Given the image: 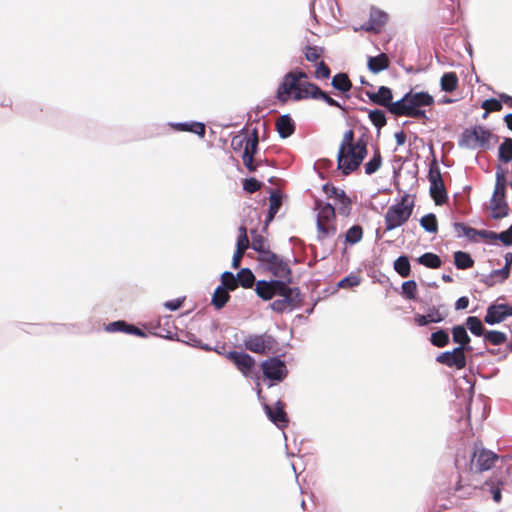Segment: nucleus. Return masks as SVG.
<instances>
[{"mask_svg":"<svg viewBox=\"0 0 512 512\" xmlns=\"http://www.w3.org/2000/svg\"><path fill=\"white\" fill-rule=\"evenodd\" d=\"M308 75L301 70L290 71L284 77L277 89V99L286 103L291 97L295 101L303 99H321L329 106L342 108L340 103L330 97L318 85L307 81Z\"/></svg>","mask_w":512,"mask_h":512,"instance_id":"f257e3e1","label":"nucleus"},{"mask_svg":"<svg viewBox=\"0 0 512 512\" xmlns=\"http://www.w3.org/2000/svg\"><path fill=\"white\" fill-rule=\"evenodd\" d=\"M368 135L363 134L355 141L353 130H347L342 138L337 154V166L344 175L357 170L367 155Z\"/></svg>","mask_w":512,"mask_h":512,"instance_id":"f03ea898","label":"nucleus"},{"mask_svg":"<svg viewBox=\"0 0 512 512\" xmlns=\"http://www.w3.org/2000/svg\"><path fill=\"white\" fill-rule=\"evenodd\" d=\"M434 98L428 92L409 91L400 100L395 101L390 113L395 116H405L416 119H427L422 107L432 106Z\"/></svg>","mask_w":512,"mask_h":512,"instance_id":"7ed1b4c3","label":"nucleus"},{"mask_svg":"<svg viewBox=\"0 0 512 512\" xmlns=\"http://www.w3.org/2000/svg\"><path fill=\"white\" fill-rule=\"evenodd\" d=\"M314 209L317 211V238L323 241L328 237L334 236L337 232L335 207L330 203L315 199Z\"/></svg>","mask_w":512,"mask_h":512,"instance_id":"20e7f679","label":"nucleus"},{"mask_svg":"<svg viewBox=\"0 0 512 512\" xmlns=\"http://www.w3.org/2000/svg\"><path fill=\"white\" fill-rule=\"evenodd\" d=\"M414 208L413 202H410L408 195L402 197L401 201L391 205L385 213V231L394 230L404 225L412 215Z\"/></svg>","mask_w":512,"mask_h":512,"instance_id":"39448f33","label":"nucleus"},{"mask_svg":"<svg viewBox=\"0 0 512 512\" xmlns=\"http://www.w3.org/2000/svg\"><path fill=\"white\" fill-rule=\"evenodd\" d=\"M498 459L499 456L496 453L475 443L468 469L471 473H482L492 469Z\"/></svg>","mask_w":512,"mask_h":512,"instance_id":"423d86ee","label":"nucleus"},{"mask_svg":"<svg viewBox=\"0 0 512 512\" xmlns=\"http://www.w3.org/2000/svg\"><path fill=\"white\" fill-rule=\"evenodd\" d=\"M492 133L484 126H474L465 129L459 139V146L469 149L488 147Z\"/></svg>","mask_w":512,"mask_h":512,"instance_id":"0eeeda50","label":"nucleus"},{"mask_svg":"<svg viewBox=\"0 0 512 512\" xmlns=\"http://www.w3.org/2000/svg\"><path fill=\"white\" fill-rule=\"evenodd\" d=\"M258 261L265 270L270 272L278 280L290 281L291 269L287 261L275 254L274 252H266L262 257H258Z\"/></svg>","mask_w":512,"mask_h":512,"instance_id":"6e6552de","label":"nucleus"},{"mask_svg":"<svg viewBox=\"0 0 512 512\" xmlns=\"http://www.w3.org/2000/svg\"><path fill=\"white\" fill-rule=\"evenodd\" d=\"M428 179L430 182V195L436 205H443L448 200L447 191L442 179L440 167L436 160L429 166Z\"/></svg>","mask_w":512,"mask_h":512,"instance_id":"1a4fd4ad","label":"nucleus"},{"mask_svg":"<svg viewBox=\"0 0 512 512\" xmlns=\"http://www.w3.org/2000/svg\"><path fill=\"white\" fill-rule=\"evenodd\" d=\"M277 296L280 298L270 304V308L277 313H283L287 310L291 311L302 302L299 289L291 288L288 285Z\"/></svg>","mask_w":512,"mask_h":512,"instance_id":"9d476101","label":"nucleus"},{"mask_svg":"<svg viewBox=\"0 0 512 512\" xmlns=\"http://www.w3.org/2000/svg\"><path fill=\"white\" fill-rule=\"evenodd\" d=\"M277 346L276 339L268 334H253L244 339V347L256 354L265 355L272 351Z\"/></svg>","mask_w":512,"mask_h":512,"instance_id":"9b49d317","label":"nucleus"},{"mask_svg":"<svg viewBox=\"0 0 512 512\" xmlns=\"http://www.w3.org/2000/svg\"><path fill=\"white\" fill-rule=\"evenodd\" d=\"M261 368L266 378L277 382L283 381L288 374L285 362L276 357L263 361Z\"/></svg>","mask_w":512,"mask_h":512,"instance_id":"f8f14e48","label":"nucleus"},{"mask_svg":"<svg viewBox=\"0 0 512 512\" xmlns=\"http://www.w3.org/2000/svg\"><path fill=\"white\" fill-rule=\"evenodd\" d=\"M287 286L282 280H259L256 282L255 292L259 298L269 301L277 296Z\"/></svg>","mask_w":512,"mask_h":512,"instance_id":"ddd939ff","label":"nucleus"},{"mask_svg":"<svg viewBox=\"0 0 512 512\" xmlns=\"http://www.w3.org/2000/svg\"><path fill=\"white\" fill-rule=\"evenodd\" d=\"M259 137L257 129H253L251 135L246 140V145L243 151L242 160L245 167L249 172L256 171L258 163L254 161V155L258 151Z\"/></svg>","mask_w":512,"mask_h":512,"instance_id":"4468645a","label":"nucleus"},{"mask_svg":"<svg viewBox=\"0 0 512 512\" xmlns=\"http://www.w3.org/2000/svg\"><path fill=\"white\" fill-rule=\"evenodd\" d=\"M226 357L244 376L248 377L252 374L256 362L249 354L239 351H230L227 353Z\"/></svg>","mask_w":512,"mask_h":512,"instance_id":"2eb2a0df","label":"nucleus"},{"mask_svg":"<svg viewBox=\"0 0 512 512\" xmlns=\"http://www.w3.org/2000/svg\"><path fill=\"white\" fill-rule=\"evenodd\" d=\"M436 361L447 367H455L457 370L466 367V357L463 348H454L452 351H445L436 357Z\"/></svg>","mask_w":512,"mask_h":512,"instance_id":"dca6fc26","label":"nucleus"},{"mask_svg":"<svg viewBox=\"0 0 512 512\" xmlns=\"http://www.w3.org/2000/svg\"><path fill=\"white\" fill-rule=\"evenodd\" d=\"M512 316V306L509 304H491L486 310L484 322L494 325L503 322L507 317Z\"/></svg>","mask_w":512,"mask_h":512,"instance_id":"f3484780","label":"nucleus"},{"mask_svg":"<svg viewBox=\"0 0 512 512\" xmlns=\"http://www.w3.org/2000/svg\"><path fill=\"white\" fill-rule=\"evenodd\" d=\"M511 265L512 253H507L505 255V268L493 270L489 275L482 278L481 282L484 283L487 287H492L497 283H503L506 279H508L510 275Z\"/></svg>","mask_w":512,"mask_h":512,"instance_id":"a211bd4d","label":"nucleus"},{"mask_svg":"<svg viewBox=\"0 0 512 512\" xmlns=\"http://www.w3.org/2000/svg\"><path fill=\"white\" fill-rule=\"evenodd\" d=\"M265 412L270 419L278 428H285L288 425L289 419L285 412V404L282 401H277L275 407L265 404Z\"/></svg>","mask_w":512,"mask_h":512,"instance_id":"6ab92c4d","label":"nucleus"},{"mask_svg":"<svg viewBox=\"0 0 512 512\" xmlns=\"http://www.w3.org/2000/svg\"><path fill=\"white\" fill-rule=\"evenodd\" d=\"M366 95L371 102H373L376 105H380L387 108V110L390 112V109L392 108L394 102L392 101V90L389 87L380 86L377 92L367 91Z\"/></svg>","mask_w":512,"mask_h":512,"instance_id":"aec40b11","label":"nucleus"},{"mask_svg":"<svg viewBox=\"0 0 512 512\" xmlns=\"http://www.w3.org/2000/svg\"><path fill=\"white\" fill-rule=\"evenodd\" d=\"M388 15L378 9L371 8L368 22L362 26V29L368 32H379L386 24Z\"/></svg>","mask_w":512,"mask_h":512,"instance_id":"412c9836","label":"nucleus"},{"mask_svg":"<svg viewBox=\"0 0 512 512\" xmlns=\"http://www.w3.org/2000/svg\"><path fill=\"white\" fill-rule=\"evenodd\" d=\"M250 243L247 236V230L244 226L239 228V235L237 239L236 251L234 252L232 259V267L238 269L241 264V260L245 251L248 249Z\"/></svg>","mask_w":512,"mask_h":512,"instance_id":"4be33fe9","label":"nucleus"},{"mask_svg":"<svg viewBox=\"0 0 512 512\" xmlns=\"http://www.w3.org/2000/svg\"><path fill=\"white\" fill-rule=\"evenodd\" d=\"M491 216L493 219H502L509 213L506 198L492 197L490 201Z\"/></svg>","mask_w":512,"mask_h":512,"instance_id":"5701e85b","label":"nucleus"},{"mask_svg":"<svg viewBox=\"0 0 512 512\" xmlns=\"http://www.w3.org/2000/svg\"><path fill=\"white\" fill-rule=\"evenodd\" d=\"M452 339L455 343L459 344L457 348H463V351H471L472 348L469 346L470 337L462 325H457L452 328Z\"/></svg>","mask_w":512,"mask_h":512,"instance_id":"b1692460","label":"nucleus"},{"mask_svg":"<svg viewBox=\"0 0 512 512\" xmlns=\"http://www.w3.org/2000/svg\"><path fill=\"white\" fill-rule=\"evenodd\" d=\"M275 126L281 138H288L295 131V123L289 115L280 116L276 120Z\"/></svg>","mask_w":512,"mask_h":512,"instance_id":"393cba45","label":"nucleus"},{"mask_svg":"<svg viewBox=\"0 0 512 512\" xmlns=\"http://www.w3.org/2000/svg\"><path fill=\"white\" fill-rule=\"evenodd\" d=\"M390 65V60L385 53L374 57H368L367 67L373 74H378L386 70Z\"/></svg>","mask_w":512,"mask_h":512,"instance_id":"a878e982","label":"nucleus"},{"mask_svg":"<svg viewBox=\"0 0 512 512\" xmlns=\"http://www.w3.org/2000/svg\"><path fill=\"white\" fill-rule=\"evenodd\" d=\"M171 127L176 131L191 132L200 137L205 136V125L201 122L173 123Z\"/></svg>","mask_w":512,"mask_h":512,"instance_id":"bb28decb","label":"nucleus"},{"mask_svg":"<svg viewBox=\"0 0 512 512\" xmlns=\"http://www.w3.org/2000/svg\"><path fill=\"white\" fill-rule=\"evenodd\" d=\"M444 316L439 312V310L435 307L430 309L429 313L427 315H416L415 316V323L419 326H426L429 323H439L444 320Z\"/></svg>","mask_w":512,"mask_h":512,"instance_id":"cd10ccee","label":"nucleus"},{"mask_svg":"<svg viewBox=\"0 0 512 512\" xmlns=\"http://www.w3.org/2000/svg\"><path fill=\"white\" fill-rule=\"evenodd\" d=\"M383 158L379 147H376L373 156L364 165L365 174L372 175L382 166Z\"/></svg>","mask_w":512,"mask_h":512,"instance_id":"c85d7f7f","label":"nucleus"},{"mask_svg":"<svg viewBox=\"0 0 512 512\" xmlns=\"http://www.w3.org/2000/svg\"><path fill=\"white\" fill-rule=\"evenodd\" d=\"M331 85L341 93L349 92L352 88V82L346 73H338L334 75Z\"/></svg>","mask_w":512,"mask_h":512,"instance_id":"c756f323","label":"nucleus"},{"mask_svg":"<svg viewBox=\"0 0 512 512\" xmlns=\"http://www.w3.org/2000/svg\"><path fill=\"white\" fill-rule=\"evenodd\" d=\"M281 205H282L281 195L276 191L272 192L269 197V210H268V214H267L266 224L270 223L274 219V217L278 213Z\"/></svg>","mask_w":512,"mask_h":512,"instance_id":"7c9ffc66","label":"nucleus"},{"mask_svg":"<svg viewBox=\"0 0 512 512\" xmlns=\"http://www.w3.org/2000/svg\"><path fill=\"white\" fill-rule=\"evenodd\" d=\"M335 204L338 205V212L343 216H348L351 211V200L344 190H340L337 197L334 198Z\"/></svg>","mask_w":512,"mask_h":512,"instance_id":"2f4dec72","label":"nucleus"},{"mask_svg":"<svg viewBox=\"0 0 512 512\" xmlns=\"http://www.w3.org/2000/svg\"><path fill=\"white\" fill-rule=\"evenodd\" d=\"M417 262L431 269H438L442 265L440 257L431 252L422 254L420 257H418Z\"/></svg>","mask_w":512,"mask_h":512,"instance_id":"473e14b6","label":"nucleus"},{"mask_svg":"<svg viewBox=\"0 0 512 512\" xmlns=\"http://www.w3.org/2000/svg\"><path fill=\"white\" fill-rule=\"evenodd\" d=\"M454 264L458 269L465 270L473 267L474 260L467 252L456 251L454 253Z\"/></svg>","mask_w":512,"mask_h":512,"instance_id":"72a5a7b5","label":"nucleus"},{"mask_svg":"<svg viewBox=\"0 0 512 512\" xmlns=\"http://www.w3.org/2000/svg\"><path fill=\"white\" fill-rule=\"evenodd\" d=\"M498 159L505 164L512 161V138H505L500 144Z\"/></svg>","mask_w":512,"mask_h":512,"instance_id":"f704fd0d","label":"nucleus"},{"mask_svg":"<svg viewBox=\"0 0 512 512\" xmlns=\"http://www.w3.org/2000/svg\"><path fill=\"white\" fill-rule=\"evenodd\" d=\"M441 89L445 92H453L458 87V77L455 72L445 73L441 77Z\"/></svg>","mask_w":512,"mask_h":512,"instance_id":"c9c22d12","label":"nucleus"},{"mask_svg":"<svg viewBox=\"0 0 512 512\" xmlns=\"http://www.w3.org/2000/svg\"><path fill=\"white\" fill-rule=\"evenodd\" d=\"M364 235L362 226L353 225L345 233V242L348 245H355L359 243Z\"/></svg>","mask_w":512,"mask_h":512,"instance_id":"e433bc0d","label":"nucleus"},{"mask_svg":"<svg viewBox=\"0 0 512 512\" xmlns=\"http://www.w3.org/2000/svg\"><path fill=\"white\" fill-rule=\"evenodd\" d=\"M303 53L307 61L317 63L318 61L322 60V57L324 56L325 53V49L320 46L307 45L304 48Z\"/></svg>","mask_w":512,"mask_h":512,"instance_id":"4c0bfd02","label":"nucleus"},{"mask_svg":"<svg viewBox=\"0 0 512 512\" xmlns=\"http://www.w3.org/2000/svg\"><path fill=\"white\" fill-rule=\"evenodd\" d=\"M229 299V292L225 288L218 286L213 293L212 304L215 308L221 309L226 305Z\"/></svg>","mask_w":512,"mask_h":512,"instance_id":"58836bf2","label":"nucleus"},{"mask_svg":"<svg viewBox=\"0 0 512 512\" xmlns=\"http://www.w3.org/2000/svg\"><path fill=\"white\" fill-rule=\"evenodd\" d=\"M238 285L243 288H252L255 283V276L248 268L241 269L237 274Z\"/></svg>","mask_w":512,"mask_h":512,"instance_id":"ea45409f","label":"nucleus"},{"mask_svg":"<svg viewBox=\"0 0 512 512\" xmlns=\"http://www.w3.org/2000/svg\"><path fill=\"white\" fill-rule=\"evenodd\" d=\"M394 269L401 277H408L411 273V266L407 256H399L394 261Z\"/></svg>","mask_w":512,"mask_h":512,"instance_id":"a19ab883","label":"nucleus"},{"mask_svg":"<svg viewBox=\"0 0 512 512\" xmlns=\"http://www.w3.org/2000/svg\"><path fill=\"white\" fill-rule=\"evenodd\" d=\"M467 328L475 336H484L486 333L481 320L476 316H469L465 322Z\"/></svg>","mask_w":512,"mask_h":512,"instance_id":"79ce46f5","label":"nucleus"},{"mask_svg":"<svg viewBox=\"0 0 512 512\" xmlns=\"http://www.w3.org/2000/svg\"><path fill=\"white\" fill-rule=\"evenodd\" d=\"M449 341V334L444 329H440L436 332H433L430 336L431 344L438 348H443L447 346L449 344Z\"/></svg>","mask_w":512,"mask_h":512,"instance_id":"37998d69","label":"nucleus"},{"mask_svg":"<svg viewBox=\"0 0 512 512\" xmlns=\"http://www.w3.org/2000/svg\"><path fill=\"white\" fill-rule=\"evenodd\" d=\"M420 225L427 232L436 233L438 231V221L436 215L429 213L420 219Z\"/></svg>","mask_w":512,"mask_h":512,"instance_id":"c03bdc74","label":"nucleus"},{"mask_svg":"<svg viewBox=\"0 0 512 512\" xmlns=\"http://www.w3.org/2000/svg\"><path fill=\"white\" fill-rule=\"evenodd\" d=\"M222 285L220 287L225 288L228 292L234 291L238 288V280L237 276H235L232 272L226 271L221 275Z\"/></svg>","mask_w":512,"mask_h":512,"instance_id":"a18cd8bd","label":"nucleus"},{"mask_svg":"<svg viewBox=\"0 0 512 512\" xmlns=\"http://www.w3.org/2000/svg\"><path fill=\"white\" fill-rule=\"evenodd\" d=\"M484 339L492 345H501L507 341V336L501 331L491 330L486 331Z\"/></svg>","mask_w":512,"mask_h":512,"instance_id":"49530a36","label":"nucleus"},{"mask_svg":"<svg viewBox=\"0 0 512 512\" xmlns=\"http://www.w3.org/2000/svg\"><path fill=\"white\" fill-rule=\"evenodd\" d=\"M368 117L372 124L378 129L383 128L387 124L386 115L382 110H371L368 114Z\"/></svg>","mask_w":512,"mask_h":512,"instance_id":"de8ad7c7","label":"nucleus"},{"mask_svg":"<svg viewBox=\"0 0 512 512\" xmlns=\"http://www.w3.org/2000/svg\"><path fill=\"white\" fill-rule=\"evenodd\" d=\"M315 64L316 65L313 76L317 80H327L331 75V70L329 66L323 60H320Z\"/></svg>","mask_w":512,"mask_h":512,"instance_id":"09e8293b","label":"nucleus"},{"mask_svg":"<svg viewBox=\"0 0 512 512\" xmlns=\"http://www.w3.org/2000/svg\"><path fill=\"white\" fill-rule=\"evenodd\" d=\"M251 247L259 253L258 257H262V255L266 252H271L267 245L266 239L261 235H256L253 237Z\"/></svg>","mask_w":512,"mask_h":512,"instance_id":"8fccbe9b","label":"nucleus"},{"mask_svg":"<svg viewBox=\"0 0 512 512\" xmlns=\"http://www.w3.org/2000/svg\"><path fill=\"white\" fill-rule=\"evenodd\" d=\"M502 102L495 98H490L482 103V108L485 110L483 118H486L490 112H498L502 110Z\"/></svg>","mask_w":512,"mask_h":512,"instance_id":"3c124183","label":"nucleus"},{"mask_svg":"<svg viewBox=\"0 0 512 512\" xmlns=\"http://www.w3.org/2000/svg\"><path fill=\"white\" fill-rule=\"evenodd\" d=\"M417 291V284L414 280H409L402 284V293L409 300L416 299Z\"/></svg>","mask_w":512,"mask_h":512,"instance_id":"603ef678","label":"nucleus"},{"mask_svg":"<svg viewBox=\"0 0 512 512\" xmlns=\"http://www.w3.org/2000/svg\"><path fill=\"white\" fill-rule=\"evenodd\" d=\"M492 197L506 198V181L503 173L497 174L495 190Z\"/></svg>","mask_w":512,"mask_h":512,"instance_id":"864d4df0","label":"nucleus"},{"mask_svg":"<svg viewBox=\"0 0 512 512\" xmlns=\"http://www.w3.org/2000/svg\"><path fill=\"white\" fill-rule=\"evenodd\" d=\"M360 284V278L355 275H350L340 280L338 286L340 288H352Z\"/></svg>","mask_w":512,"mask_h":512,"instance_id":"5fc2aeb1","label":"nucleus"},{"mask_svg":"<svg viewBox=\"0 0 512 512\" xmlns=\"http://www.w3.org/2000/svg\"><path fill=\"white\" fill-rule=\"evenodd\" d=\"M261 186L262 183L255 178L245 179L243 183L244 190L249 193H254L258 191L261 188Z\"/></svg>","mask_w":512,"mask_h":512,"instance_id":"6e6d98bb","label":"nucleus"},{"mask_svg":"<svg viewBox=\"0 0 512 512\" xmlns=\"http://www.w3.org/2000/svg\"><path fill=\"white\" fill-rule=\"evenodd\" d=\"M127 327V323L123 320L114 321L109 323L106 326V331L108 332H125V328Z\"/></svg>","mask_w":512,"mask_h":512,"instance_id":"4d7b16f0","label":"nucleus"},{"mask_svg":"<svg viewBox=\"0 0 512 512\" xmlns=\"http://www.w3.org/2000/svg\"><path fill=\"white\" fill-rule=\"evenodd\" d=\"M498 240H500L504 245L512 244V225L507 230L499 233Z\"/></svg>","mask_w":512,"mask_h":512,"instance_id":"13d9d810","label":"nucleus"},{"mask_svg":"<svg viewBox=\"0 0 512 512\" xmlns=\"http://www.w3.org/2000/svg\"><path fill=\"white\" fill-rule=\"evenodd\" d=\"M246 140H248V137L247 136H235L233 137L232 141H231V146L233 148V150L237 151V150H240L242 147L245 148V145H246Z\"/></svg>","mask_w":512,"mask_h":512,"instance_id":"bf43d9fd","label":"nucleus"},{"mask_svg":"<svg viewBox=\"0 0 512 512\" xmlns=\"http://www.w3.org/2000/svg\"><path fill=\"white\" fill-rule=\"evenodd\" d=\"M322 189H323V192L327 195V197L329 199H334L335 197H337L339 191L341 190V189H339L333 185H330L328 183L323 185Z\"/></svg>","mask_w":512,"mask_h":512,"instance_id":"052dcab7","label":"nucleus"},{"mask_svg":"<svg viewBox=\"0 0 512 512\" xmlns=\"http://www.w3.org/2000/svg\"><path fill=\"white\" fill-rule=\"evenodd\" d=\"M484 485L486 486H489L490 485V482L489 481H486L484 483ZM491 494H492V498L493 500L496 502V503H499L502 499V494H501V489L498 487V486H494L492 483H491Z\"/></svg>","mask_w":512,"mask_h":512,"instance_id":"680f3d73","label":"nucleus"},{"mask_svg":"<svg viewBox=\"0 0 512 512\" xmlns=\"http://www.w3.org/2000/svg\"><path fill=\"white\" fill-rule=\"evenodd\" d=\"M499 233L487 230H480V237L485 240L495 241L498 240Z\"/></svg>","mask_w":512,"mask_h":512,"instance_id":"e2e57ef3","label":"nucleus"},{"mask_svg":"<svg viewBox=\"0 0 512 512\" xmlns=\"http://www.w3.org/2000/svg\"><path fill=\"white\" fill-rule=\"evenodd\" d=\"M480 237V230H476L472 227H469V229H466L465 231V237L468 238L470 241H477V237Z\"/></svg>","mask_w":512,"mask_h":512,"instance_id":"0e129e2a","label":"nucleus"},{"mask_svg":"<svg viewBox=\"0 0 512 512\" xmlns=\"http://www.w3.org/2000/svg\"><path fill=\"white\" fill-rule=\"evenodd\" d=\"M469 306V298L466 296L460 297L455 303L456 310H463Z\"/></svg>","mask_w":512,"mask_h":512,"instance_id":"69168bd1","label":"nucleus"},{"mask_svg":"<svg viewBox=\"0 0 512 512\" xmlns=\"http://www.w3.org/2000/svg\"><path fill=\"white\" fill-rule=\"evenodd\" d=\"M453 226L458 237L465 236L466 229H469V226L461 222H456Z\"/></svg>","mask_w":512,"mask_h":512,"instance_id":"338daca9","label":"nucleus"},{"mask_svg":"<svg viewBox=\"0 0 512 512\" xmlns=\"http://www.w3.org/2000/svg\"><path fill=\"white\" fill-rule=\"evenodd\" d=\"M182 303H183V301L178 300V299L172 300V301H167L165 303V307L168 308L169 310L175 311L181 307Z\"/></svg>","mask_w":512,"mask_h":512,"instance_id":"774afa93","label":"nucleus"}]
</instances>
